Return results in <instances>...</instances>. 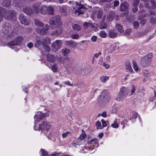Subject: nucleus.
Masks as SVG:
<instances>
[{"label": "nucleus", "instance_id": "obj_1", "mask_svg": "<svg viewBox=\"0 0 156 156\" xmlns=\"http://www.w3.org/2000/svg\"><path fill=\"white\" fill-rule=\"evenodd\" d=\"M47 6H41V4L36 3L34 5L31 7H25L23 8V11L27 14H31L38 13L39 12L42 14H47Z\"/></svg>", "mask_w": 156, "mask_h": 156}, {"label": "nucleus", "instance_id": "obj_2", "mask_svg": "<svg viewBox=\"0 0 156 156\" xmlns=\"http://www.w3.org/2000/svg\"><path fill=\"white\" fill-rule=\"evenodd\" d=\"M3 10V9L0 7V22L2 20V16L7 20H11L12 17H15V13L13 11H10L4 12Z\"/></svg>", "mask_w": 156, "mask_h": 156}, {"label": "nucleus", "instance_id": "obj_3", "mask_svg": "<svg viewBox=\"0 0 156 156\" xmlns=\"http://www.w3.org/2000/svg\"><path fill=\"white\" fill-rule=\"evenodd\" d=\"M153 57L152 53H149L146 56L142 58L140 61V64L144 67L148 66L150 64V62Z\"/></svg>", "mask_w": 156, "mask_h": 156}, {"label": "nucleus", "instance_id": "obj_4", "mask_svg": "<svg viewBox=\"0 0 156 156\" xmlns=\"http://www.w3.org/2000/svg\"><path fill=\"white\" fill-rule=\"evenodd\" d=\"M76 3L77 9L73 8L72 13L73 14H74L76 16H77L83 13V10L81 9H80L83 8L84 5H83L82 2H76Z\"/></svg>", "mask_w": 156, "mask_h": 156}, {"label": "nucleus", "instance_id": "obj_5", "mask_svg": "<svg viewBox=\"0 0 156 156\" xmlns=\"http://www.w3.org/2000/svg\"><path fill=\"white\" fill-rule=\"evenodd\" d=\"M36 125H35L34 129L35 130H48L51 127L50 123L47 122H43V123L39 125V127L36 128Z\"/></svg>", "mask_w": 156, "mask_h": 156}, {"label": "nucleus", "instance_id": "obj_6", "mask_svg": "<svg viewBox=\"0 0 156 156\" xmlns=\"http://www.w3.org/2000/svg\"><path fill=\"white\" fill-rule=\"evenodd\" d=\"M49 23L53 25H61V23L60 16H56L51 18L49 20Z\"/></svg>", "mask_w": 156, "mask_h": 156}, {"label": "nucleus", "instance_id": "obj_7", "mask_svg": "<svg viewBox=\"0 0 156 156\" xmlns=\"http://www.w3.org/2000/svg\"><path fill=\"white\" fill-rule=\"evenodd\" d=\"M50 43L51 41L49 37L45 38L42 42L41 41L40 39H38L36 40V42L35 44V47L38 48L41 45H43L44 43L45 44H50Z\"/></svg>", "mask_w": 156, "mask_h": 156}, {"label": "nucleus", "instance_id": "obj_8", "mask_svg": "<svg viewBox=\"0 0 156 156\" xmlns=\"http://www.w3.org/2000/svg\"><path fill=\"white\" fill-rule=\"evenodd\" d=\"M23 40V37H22L19 36L16 37L15 39L8 44L9 46L19 45Z\"/></svg>", "mask_w": 156, "mask_h": 156}, {"label": "nucleus", "instance_id": "obj_9", "mask_svg": "<svg viewBox=\"0 0 156 156\" xmlns=\"http://www.w3.org/2000/svg\"><path fill=\"white\" fill-rule=\"evenodd\" d=\"M52 51L54 52L58 51L62 46V42L60 40H57L52 44Z\"/></svg>", "mask_w": 156, "mask_h": 156}, {"label": "nucleus", "instance_id": "obj_10", "mask_svg": "<svg viewBox=\"0 0 156 156\" xmlns=\"http://www.w3.org/2000/svg\"><path fill=\"white\" fill-rule=\"evenodd\" d=\"M51 27L49 26L48 24L45 25V27L39 30L38 29H36V31L37 32L40 33L41 34H44L48 33L51 30Z\"/></svg>", "mask_w": 156, "mask_h": 156}, {"label": "nucleus", "instance_id": "obj_11", "mask_svg": "<svg viewBox=\"0 0 156 156\" xmlns=\"http://www.w3.org/2000/svg\"><path fill=\"white\" fill-rule=\"evenodd\" d=\"M42 113L41 112H37L34 117L35 119V125H36V123L42 120L43 119Z\"/></svg>", "mask_w": 156, "mask_h": 156}, {"label": "nucleus", "instance_id": "obj_12", "mask_svg": "<svg viewBox=\"0 0 156 156\" xmlns=\"http://www.w3.org/2000/svg\"><path fill=\"white\" fill-rule=\"evenodd\" d=\"M119 92L121 93V94L124 98H125L128 94V89L127 87L122 86L120 88Z\"/></svg>", "mask_w": 156, "mask_h": 156}, {"label": "nucleus", "instance_id": "obj_13", "mask_svg": "<svg viewBox=\"0 0 156 156\" xmlns=\"http://www.w3.org/2000/svg\"><path fill=\"white\" fill-rule=\"evenodd\" d=\"M19 18L22 24H23L25 25H27L28 24V21H27L26 17L24 16L23 14H20Z\"/></svg>", "mask_w": 156, "mask_h": 156}, {"label": "nucleus", "instance_id": "obj_14", "mask_svg": "<svg viewBox=\"0 0 156 156\" xmlns=\"http://www.w3.org/2000/svg\"><path fill=\"white\" fill-rule=\"evenodd\" d=\"M117 48L116 44L114 43L108 45L107 48V50L109 53H111L114 51Z\"/></svg>", "mask_w": 156, "mask_h": 156}, {"label": "nucleus", "instance_id": "obj_15", "mask_svg": "<svg viewBox=\"0 0 156 156\" xmlns=\"http://www.w3.org/2000/svg\"><path fill=\"white\" fill-rule=\"evenodd\" d=\"M83 27L85 30L88 29H90L92 28L96 27V24H91L90 23L86 22L84 24Z\"/></svg>", "mask_w": 156, "mask_h": 156}, {"label": "nucleus", "instance_id": "obj_16", "mask_svg": "<svg viewBox=\"0 0 156 156\" xmlns=\"http://www.w3.org/2000/svg\"><path fill=\"white\" fill-rule=\"evenodd\" d=\"M108 35L110 38H114L117 37V33L114 30L112 29L109 31Z\"/></svg>", "mask_w": 156, "mask_h": 156}, {"label": "nucleus", "instance_id": "obj_17", "mask_svg": "<svg viewBox=\"0 0 156 156\" xmlns=\"http://www.w3.org/2000/svg\"><path fill=\"white\" fill-rule=\"evenodd\" d=\"M66 44L72 48H75L77 46L76 43L72 40L66 41Z\"/></svg>", "mask_w": 156, "mask_h": 156}, {"label": "nucleus", "instance_id": "obj_18", "mask_svg": "<svg viewBox=\"0 0 156 156\" xmlns=\"http://www.w3.org/2000/svg\"><path fill=\"white\" fill-rule=\"evenodd\" d=\"M47 60L50 62H54L55 61V58L53 55L51 54H48L47 56Z\"/></svg>", "mask_w": 156, "mask_h": 156}, {"label": "nucleus", "instance_id": "obj_19", "mask_svg": "<svg viewBox=\"0 0 156 156\" xmlns=\"http://www.w3.org/2000/svg\"><path fill=\"white\" fill-rule=\"evenodd\" d=\"M58 27H57L55 30V32H53L51 34V35H58L61 34L62 32V28L61 27L60 25L58 26Z\"/></svg>", "mask_w": 156, "mask_h": 156}, {"label": "nucleus", "instance_id": "obj_20", "mask_svg": "<svg viewBox=\"0 0 156 156\" xmlns=\"http://www.w3.org/2000/svg\"><path fill=\"white\" fill-rule=\"evenodd\" d=\"M114 14L115 13L114 11H111L107 15V20L109 21L112 20L113 19Z\"/></svg>", "mask_w": 156, "mask_h": 156}, {"label": "nucleus", "instance_id": "obj_21", "mask_svg": "<svg viewBox=\"0 0 156 156\" xmlns=\"http://www.w3.org/2000/svg\"><path fill=\"white\" fill-rule=\"evenodd\" d=\"M47 14L52 15L54 13V8L51 6H47Z\"/></svg>", "mask_w": 156, "mask_h": 156}, {"label": "nucleus", "instance_id": "obj_22", "mask_svg": "<svg viewBox=\"0 0 156 156\" xmlns=\"http://www.w3.org/2000/svg\"><path fill=\"white\" fill-rule=\"evenodd\" d=\"M119 122L120 120L118 119H116L114 120L113 123L112 124L111 126L114 128H118L119 126L118 123H119Z\"/></svg>", "mask_w": 156, "mask_h": 156}, {"label": "nucleus", "instance_id": "obj_23", "mask_svg": "<svg viewBox=\"0 0 156 156\" xmlns=\"http://www.w3.org/2000/svg\"><path fill=\"white\" fill-rule=\"evenodd\" d=\"M128 7V4L125 2L124 3H121L120 5V9L121 11H124Z\"/></svg>", "mask_w": 156, "mask_h": 156}, {"label": "nucleus", "instance_id": "obj_24", "mask_svg": "<svg viewBox=\"0 0 156 156\" xmlns=\"http://www.w3.org/2000/svg\"><path fill=\"white\" fill-rule=\"evenodd\" d=\"M100 96L101 97L103 98V101L105 102L106 103H107L108 101L109 98L107 95L105 94L104 95V94L102 93L101 94Z\"/></svg>", "mask_w": 156, "mask_h": 156}, {"label": "nucleus", "instance_id": "obj_25", "mask_svg": "<svg viewBox=\"0 0 156 156\" xmlns=\"http://www.w3.org/2000/svg\"><path fill=\"white\" fill-rule=\"evenodd\" d=\"M116 28L118 31L121 33H123L124 30L123 27L120 24H117L116 25Z\"/></svg>", "mask_w": 156, "mask_h": 156}, {"label": "nucleus", "instance_id": "obj_26", "mask_svg": "<svg viewBox=\"0 0 156 156\" xmlns=\"http://www.w3.org/2000/svg\"><path fill=\"white\" fill-rule=\"evenodd\" d=\"M10 0H3L2 2V5L4 6L8 7L10 5Z\"/></svg>", "mask_w": 156, "mask_h": 156}, {"label": "nucleus", "instance_id": "obj_27", "mask_svg": "<svg viewBox=\"0 0 156 156\" xmlns=\"http://www.w3.org/2000/svg\"><path fill=\"white\" fill-rule=\"evenodd\" d=\"M126 69L130 73L133 72V70L131 67L130 64L129 62H127L125 65Z\"/></svg>", "mask_w": 156, "mask_h": 156}, {"label": "nucleus", "instance_id": "obj_28", "mask_svg": "<svg viewBox=\"0 0 156 156\" xmlns=\"http://www.w3.org/2000/svg\"><path fill=\"white\" fill-rule=\"evenodd\" d=\"M35 22L36 25L37 27H42L44 26L43 24L37 19H35Z\"/></svg>", "mask_w": 156, "mask_h": 156}, {"label": "nucleus", "instance_id": "obj_29", "mask_svg": "<svg viewBox=\"0 0 156 156\" xmlns=\"http://www.w3.org/2000/svg\"><path fill=\"white\" fill-rule=\"evenodd\" d=\"M62 52L64 55L66 56L69 53L70 50L68 49L65 48L62 49Z\"/></svg>", "mask_w": 156, "mask_h": 156}, {"label": "nucleus", "instance_id": "obj_30", "mask_svg": "<svg viewBox=\"0 0 156 156\" xmlns=\"http://www.w3.org/2000/svg\"><path fill=\"white\" fill-rule=\"evenodd\" d=\"M72 26L74 30L76 31H79L81 30V27L78 24H73Z\"/></svg>", "mask_w": 156, "mask_h": 156}, {"label": "nucleus", "instance_id": "obj_31", "mask_svg": "<svg viewBox=\"0 0 156 156\" xmlns=\"http://www.w3.org/2000/svg\"><path fill=\"white\" fill-rule=\"evenodd\" d=\"M121 94L119 92L116 98V100L118 101H120L124 98Z\"/></svg>", "mask_w": 156, "mask_h": 156}, {"label": "nucleus", "instance_id": "obj_32", "mask_svg": "<svg viewBox=\"0 0 156 156\" xmlns=\"http://www.w3.org/2000/svg\"><path fill=\"white\" fill-rule=\"evenodd\" d=\"M40 152L41 156H48L47 152L44 149H41Z\"/></svg>", "mask_w": 156, "mask_h": 156}, {"label": "nucleus", "instance_id": "obj_33", "mask_svg": "<svg viewBox=\"0 0 156 156\" xmlns=\"http://www.w3.org/2000/svg\"><path fill=\"white\" fill-rule=\"evenodd\" d=\"M51 69L53 72H57V66L56 64H54L51 67Z\"/></svg>", "mask_w": 156, "mask_h": 156}, {"label": "nucleus", "instance_id": "obj_34", "mask_svg": "<svg viewBox=\"0 0 156 156\" xmlns=\"http://www.w3.org/2000/svg\"><path fill=\"white\" fill-rule=\"evenodd\" d=\"M109 79V77L107 76H103L101 77L100 79L103 82H105Z\"/></svg>", "mask_w": 156, "mask_h": 156}, {"label": "nucleus", "instance_id": "obj_35", "mask_svg": "<svg viewBox=\"0 0 156 156\" xmlns=\"http://www.w3.org/2000/svg\"><path fill=\"white\" fill-rule=\"evenodd\" d=\"M133 68L136 71H137L139 70L137 64L136 62L135 61H133Z\"/></svg>", "mask_w": 156, "mask_h": 156}, {"label": "nucleus", "instance_id": "obj_36", "mask_svg": "<svg viewBox=\"0 0 156 156\" xmlns=\"http://www.w3.org/2000/svg\"><path fill=\"white\" fill-rule=\"evenodd\" d=\"M71 135V132L70 131H67L65 133H64L62 134V137L63 138L66 137L67 136H70Z\"/></svg>", "mask_w": 156, "mask_h": 156}, {"label": "nucleus", "instance_id": "obj_37", "mask_svg": "<svg viewBox=\"0 0 156 156\" xmlns=\"http://www.w3.org/2000/svg\"><path fill=\"white\" fill-rule=\"evenodd\" d=\"M111 58L109 55L107 56L105 59V62L108 63H109L111 62Z\"/></svg>", "mask_w": 156, "mask_h": 156}, {"label": "nucleus", "instance_id": "obj_38", "mask_svg": "<svg viewBox=\"0 0 156 156\" xmlns=\"http://www.w3.org/2000/svg\"><path fill=\"white\" fill-rule=\"evenodd\" d=\"M139 26V22L138 21H134L133 23V26L135 29H137Z\"/></svg>", "mask_w": 156, "mask_h": 156}, {"label": "nucleus", "instance_id": "obj_39", "mask_svg": "<svg viewBox=\"0 0 156 156\" xmlns=\"http://www.w3.org/2000/svg\"><path fill=\"white\" fill-rule=\"evenodd\" d=\"M99 35L102 37L105 38L106 36V34L105 31H101L99 33Z\"/></svg>", "mask_w": 156, "mask_h": 156}, {"label": "nucleus", "instance_id": "obj_40", "mask_svg": "<svg viewBox=\"0 0 156 156\" xmlns=\"http://www.w3.org/2000/svg\"><path fill=\"white\" fill-rule=\"evenodd\" d=\"M108 64L105 62H103L102 63L103 66L106 69H108L110 67V65Z\"/></svg>", "mask_w": 156, "mask_h": 156}, {"label": "nucleus", "instance_id": "obj_41", "mask_svg": "<svg viewBox=\"0 0 156 156\" xmlns=\"http://www.w3.org/2000/svg\"><path fill=\"white\" fill-rule=\"evenodd\" d=\"M86 137V135L85 133H83L81 134L79 137V138L80 140L84 139Z\"/></svg>", "mask_w": 156, "mask_h": 156}, {"label": "nucleus", "instance_id": "obj_42", "mask_svg": "<svg viewBox=\"0 0 156 156\" xmlns=\"http://www.w3.org/2000/svg\"><path fill=\"white\" fill-rule=\"evenodd\" d=\"M150 22L151 23H156V18L154 17H152L150 19Z\"/></svg>", "mask_w": 156, "mask_h": 156}, {"label": "nucleus", "instance_id": "obj_43", "mask_svg": "<svg viewBox=\"0 0 156 156\" xmlns=\"http://www.w3.org/2000/svg\"><path fill=\"white\" fill-rule=\"evenodd\" d=\"M44 44L43 46L44 48L47 51L49 52L50 51V49L48 46L47 44Z\"/></svg>", "mask_w": 156, "mask_h": 156}, {"label": "nucleus", "instance_id": "obj_44", "mask_svg": "<svg viewBox=\"0 0 156 156\" xmlns=\"http://www.w3.org/2000/svg\"><path fill=\"white\" fill-rule=\"evenodd\" d=\"M96 125L97 129H101V124L100 121H98L96 122Z\"/></svg>", "mask_w": 156, "mask_h": 156}, {"label": "nucleus", "instance_id": "obj_45", "mask_svg": "<svg viewBox=\"0 0 156 156\" xmlns=\"http://www.w3.org/2000/svg\"><path fill=\"white\" fill-rule=\"evenodd\" d=\"M79 35L77 34H73L71 35V38L73 39H77L78 38Z\"/></svg>", "mask_w": 156, "mask_h": 156}, {"label": "nucleus", "instance_id": "obj_46", "mask_svg": "<svg viewBox=\"0 0 156 156\" xmlns=\"http://www.w3.org/2000/svg\"><path fill=\"white\" fill-rule=\"evenodd\" d=\"M149 74V72L147 70H145L143 72V75L145 77H148Z\"/></svg>", "mask_w": 156, "mask_h": 156}, {"label": "nucleus", "instance_id": "obj_47", "mask_svg": "<svg viewBox=\"0 0 156 156\" xmlns=\"http://www.w3.org/2000/svg\"><path fill=\"white\" fill-rule=\"evenodd\" d=\"M102 11L101 10H100L98 12L97 14V17L98 19H100L101 18L102 15Z\"/></svg>", "mask_w": 156, "mask_h": 156}, {"label": "nucleus", "instance_id": "obj_48", "mask_svg": "<svg viewBox=\"0 0 156 156\" xmlns=\"http://www.w3.org/2000/svg\"><path fill=\"white\" fill-rule=\"evenodd\" d=\"M136 90V87L133 85L132 86L131 90V95L133 94L135 92Z\"/></svg>", "mask_w": 156, "mask_h": 156}, {"label": "nucleus", "instance_id": "obj_49", "mask_svg": "<svg viewBox=\"0 0 156 156\" xmlns=\"http://www.w3.org/2000/svg\"><path fill=\"white\" fill-rule=\"evenodd\" d=\"M139 2V0H134L133 3V6H137Z\"/></svg>", "mask_w": 156, "mask_h": 156}, {"label": "nucleus", "instance_id": "obj_50", "mask_svg": "<svg viewBox=\"0 0 156 156\" xmlns=\"http://www.w3.org/2000/svg\"><path fill=\"white\" fill-rule=\"evenodd\" d=\"M107 27V25L105 23H101L100 24V29H105Z\"/></svg>", "mask_w": 156, "mask_h": 156}, {"label": "nucleus", "instance_id": "obj_51", "mask_svg": "<svg viewBox=\"0 0 156 156\" xmlns=\"http://www.w3.org/2000/svg\"><path fill=\"white\" fill-rule=\"evenodd\" d=\"M150 2L152 5V8L154 9L156 3L154 0H151Z\"/></svg>", "mask_w": 156, "mask_h": 156}, {"label": "nucleus", "instance_id": "obj_52", "mask_svg": "<svg viewBox=\"0 0 156 156\" xmlns=\"http://www.w3.org/2000/svg\"><path fill=\"white\" fill-rule=\"evenodd\" d=\"M127 122V120H124L122 121L121 122V124L122 125H123L122 129H123L124 127V125L125 124H126Z\"/></svg>", "mask_w": 156, "mask_h": 156}, {"label": "nucleus", "instance_id": "obj_53", "mask_svg": "<svg viewBox=\"0 0 156 156\" xmlns=\"http://www.w3.org/2000/svg\"><path fill=\"white\" fill-rule=\"evenodd\" d=\"M131 32V30L130 29H127L125 31L126 34L129 35L130 34V33Z\"/></svg>", "mask_w": 156, "mask_h": 156}, {"label": "nucleus", "instance_id": "obj_54", "mask_svg": "<svg viewBox=\"0 0 156 156\" xmlns=\"http://www.w3.org/2000/svg\"><path fill=\"white\" fill-rule=\"evenodd\" d=\"M139 7H140V8H144V7H145L146 8L147 7H148V5L146 3L145 4V5L143 6L142 4H140Z\"/></svg>", "mask_w": 156, "mask_h": 156}, {"label": "nucleus", "instance_id": "obj_55", "mask_svg": "<svg viewBox=\"0 0 156 156\" xmlns=\"http://www.w3.org/2000/svg\"><path fill=\"white\" fill-rule=\"evenodd\" d=\"M146 22V20L145 19H144L140 22V23L141 25H144Z\"/></svg>", "mask_w": 156, "mask_h": 156}, {"label": "nucleus", "instance_id": "obj_56", "mask_svg": "<svg viewBox=\"0 0 156 156\" xmlns=\"http://www.w3.org/2000/svg\"><path fill=\"white\" fill-rule=\"evenodd\" d=\"M119 2L118 1L115 0L114 2V6L115 7L118 5L119 4Z\"/></svg>", "mask_w": 156, "mask_h": 156}, {"label": "nucleus", "instance_id": "obj_57", "mask_svg": "<svg viewBox=\"0 0 156 156\" xmlns=\"http://www.w3.org/2000/svg\"><path fill=\"white\" fill-rule=\"evenodd\" d=\"M27 46L29 48H31L33 47V44L31 42H30L27 44Z\"/></svg>", "mask_w": 156, "mask_h": 156}, {"label": "nucleus", "instance_id": "obj_58", "mask_svg": "<svg viewBox=\"0 0 156 156\" xmlns=\"http://www.w3.org/2000/svg\"><path fill=\"white\" fill-rule=\"evenodd\" d=\"M134 7L132 9V11L133 13H135L137 11V6H134Z\"/></svg>", "mask_w": 156, "mask_h": 156}, {"label": "nucleus", "instance_id": "obj_59", "mask_svg": "<svg viewBox=\"0 0 156 156\" xmlns=\"http://www.w3.org/2000/svg\"><path fill=\"white\" fill-rule=\"evenodd\" d=\"M101 52H99V53H97L95 54L94 55V58H97L100 55H101Z\"/></svg>", "mask_w": 156, "mask_h": 156}, {"label": "nucleus", "instance_id": "obj_60", "mask_svg": "<svg viewBox=\"0 0 156 156\" xmlns=\"http://www.w3.org/2000/svg\"><path fill=\"white\" fill-rule=\"evenodd\" d=\"M101 122L102 123V126L103 127H106L107 126L106 123V122L104 121L103 119L101 120Z\"/></svg>", "mask_w": 156, "mask_h": 156}, {"label": "nucleus", "instance_id": "obj_61", "mask_svg": "<svg viewBox=\"0 0 156 156\" xmlns=\"http://www.w3.org/2000/svg\"><path fill=\"white\" fill-rule=\"evenodd\" d=\"M66 10V7L65 6H62L60 9V11L64 12Z\"/></svg>", "mask_w": 156, "mask_h": 156}, {"label": "nucleus", "instance_id": "obj_62", "mask_svg": "<svg viewBox=\"0 0 156 156\" xmlns=\"http://www.w3.org/2000/svg\"><path fill=\"white\" fill-rule=\"evenodd\" d=\"M101 115L103 117H106L107 116V114L106 112H103L101 114Z\"/></svg>", "mask_w": 156, "mask_h": 156}, {"label": "nucleus", "instance_id": "obj_63", "mask_svg": "<svg viewBox=\"0 0 156 156\" xmlns=\"http://www.w3.org/2000/svg\"><path fill=\"white\" fill-rule=\"evenodd\" d=\"M91 39L92 41L95 42L96 41L97 37L95 36H93L91 37Z\"/></svg>", "mask_w": 156, "mask_h": 156}, {"label": "nucleus", "instance_id": "obj_64", "mask_svg": "<svg viewBox=\"0 0 156 156\" xmlns=\"http://www.w3.org/2000/svg\"><path fill=\"white\" fill-rule=\"evenodd\" d=\"M43 118L45 117H48L49 116L48 114L47 113H45L44 114L42 113Z\"/></svg>", "mask_w": 156, "mask_h": 156}]
</instances>
